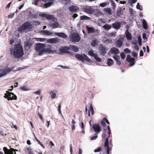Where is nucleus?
Segmentation results:
<instances>
[{"label":"nucleus","mask_w":154,"mask_h":154,"mask_svg":"<svg viewBox=\"0 0 154 154\" xmlns=\"http://www.w3.org/2000/svg\"><path fill=\"white\" fill-rule=\"evenodd\" d=\"M10 51L11 54H13L15 58H20L24 54L22 46L20 43L15 45L14 48H10Z\"/></svg>","instance_id":"nucleus-1"},{"label":"nucleus","mask_w":154,"mask_h":154,"mask_svg":"<svg viewBox=\"0 0 154 154\" xmlns=\"http://www.w3.org/2000/svg\"><path fill=\"white\" fill-rule=\"evenodd\" d=\"M84 11L89 14H92L94 13V15L98 16L100 13L98 9H95L93 6H86L83 8Z\"/></svg>","instance_id":"nucleus-2"},{"label":"nucleus","mask_w":154,"mask_h":154,"mask_svg":"<svg viewBox=\"0 0 154 154\" xmlns=\"http://www.w3.org/2000/svg\"><path fill=\"white\" fill-rule=\"evenodd\" d=\"M32 28V25L30 22L27 21L19 27L17 29L20 32H22L27 29L31 30Z\"/></svg>","instance_id":"nucleus-3"},{"label":"nucleus","mask_w":154,"mask_h":154,"mask_svg":"<svg viewBox=\"0 0 154 154\" xmlns=\"http://www.w3.org/2000/svg\"><path fill=\"white\" fill-rule=\"evenodd\" d=\"M46 46V44L44 43H36L35 45V49L37 52L38 53L39 55H42L45 52V48Z\"/></svg>","instance_id":"nucleus-4"},{"label":"nucleus","mask_w":154,"mask_h":154,"mask_svg":"<svg viewBox=\"0 0 154 154\" xmlns=\"http://www.w3.org/2000/svg\"><path fill=\"white\" fill-rule=\"evenodd\" d=\"M70 41L72 42H79L81 40V38L79 34L76 32H73L69 36Z\"/></svg>","instance_id":"nucleus-5"},{"label":"nucleus","mask_w":154,"mask_h":154,"mask_svg":"<svg viewBox=\"0 0 154 154\" xmlns=\"http://www.w3.org/2000/svg\"><path fill=\"white\" fill-rule=\"evenodd\" d=\"M75 57L78 60L83 63L85 62V60L88 62L90 61V59L85 54H76L75 55Z\"/></svg>","instance_id":"nucleus-6"},{"label":"nucleus","mask_w":154,"mask_h":154,"mask_svg":"<svg viewBox=\"0 0 154 154\" xmlns=\"http://www.w3.org/2000/svg\"><path fill=\"white\" fill-rule=\"evenodd\" d=\"M4 97L7 99L8 100H16L17 99V96L14 93L9 92L8 91H6Z\"/></svg>","instance_id":"nucleus-7"},{"label":"nucleus","mask_w":154,"mask_h":154,"mask_svg":"<svg viewBox=\"0 0 154 154\" xmlns=\"http://www.w3.org/2000/svg\"><path fill=\"white\" fill-rule=\"evenodd\" d=\"M107 129L108 130V132L107 133L108 135L107 137L105 139V141L104 143V146L105 147H109V138L110 136V134L111 133V131L109 125L107 126Z\"/></svg>","instance_id":"nucleus-8"},{"label":"nucleus","mask_w":154,"mask_h":154,"mask_svg":"<svg viewBox=\"0 0 154 154\" xmlns=\"http://www.w3.org/2000/svg\"><path fill=\"white\" fill-rule=\"evenodd\" d=\"M92 128L94 130V131L96 133L95 134H97V133H99L102 130L99 125L97 124H94L92 125Z\"/></svg>","instance_id":"nucleus-9"},{"label":"nucleus","mask_w":154,"mask_h":154,"mask_svg":"<svg viewBox=\"0 0 154 154\" xmlns=\"http://www.w3.org/2000/svg\"><path fill=\"white\" fill-rule=\"evenodd\" d=\"M88 54L91 56L94 57L97 61L98 62H101L102 60L98 57V55L96 53H94L92 50L89 51L88 52Z\"/></svg>","instance_id":"nucleus-10"},{"label":"nucleus","mask_w":154,"mask_h":154,"mask_svg":"<svg viewBox=\"0 0 154 154\" xmlns=\"http://www.w3.org/2000/svg\"><path fill=\"white\" fill-rule=\"evenodd\" d=\"M107 49L106 47L102 45H100L99 47L100 53L102 55L104 56L106 53Z\"/></svg>","instance_id":"nucleus-11"},{"label":"nucleus","mask_w":154,"mask_h":154,"mask_svg":"<svg viewBox=\"0 0 154 154\" xmlns=\"http://www.w3.org/2000/svg\"><path fill=\"white\" fill-rule=\"evenodd\" d=\"M135 60L134 58L131 57L129 55H128L127 57L126 60L129 63H131L129 64L130 66H133L135 64Z\"/></svg>","instance_id":"nucleus-12"},{"label":"nucleus","mask_w":154,"mask_h":154,"mask_svg":"<svg viewBox=\"0 0 154 154\" xmlns=\"http://www.w3.org/2000/svg\"><path fill=\"white\" fill-rule=\"evenodd\" d=\"M42 16L46 17L48 20L53 21L56 18L54 17L53 15L47 14H42Z\"/></svg>","instance_id":"nucleus-13"},{"label":"nucleus","mask_w":154,"mask_h":154,"mask_svg":"<svg viewBox=\"0 0 154 154\" xmlns=\"http://www.w3.org/2000/svg\"><path fill=\"white\" fill-rule=\"evenodd\" d=\"M52 21L53 23L50 24V26L54 29L58 27L59 24L57 21V19H55Z\"/></svg>","instance_id":"nucleus-14"},{"label":"nucleus","mask_w":154,"mask_h":154,"mask_svg":"<svg viewBox=\"0 0 154 154\" xmlns=\"http://www.w3.org/2000/svg\"><path fill=\"white\" fill-rule=\"evenodd\" d=\"M70 49V48L65 46L62 48L59 49V51L60 53H69L70 52L68 50Z\"/></svg>","instance_id":"nucleus-15"},{"label":"nucleus","mask_w":154,"mask_h":154,"mask_svg":"<svg viewBox=\"0 0 154 154\" xmlns=\"http://www.w3.org/2000/svg\"><path fill=\"white\" fill-rule=\"evenodd\" d=\"M59 39L58 38H50L47 40V42L48 43L53 44L59 42Z\"/></svg>","instance_id":"nucleus-16"},{"label":"nucleus","mask_w":154,"mask_h":154,"mask_svg":"<svg viewBox=\"0 0 154 154\" xmlns=\"http://www.w3.org/2000/svg\"><path fill=\"white\" fill-rule=\"evenodd\" d=\"M123 38H119L116 43L115 45L116 47L118 48H120L123 44Z\"/></svg>","instance_id":"nucleus-17"},{"label":"nucleus","mask_w":154,"mask_h":154,"mask_svg":"<svg viewBox=\"0 0 154 154\" xmlns=\"http://www.w3.org/2000/svg\"><path fill=\"white\" fill-rule=\"evenodd\" d=\"M121 26V23L119 22H116L112 24V27L116 29H119Z\"/></svg>","instance_id":"nucleus-18"},{"label":"nucleus","mask_w":154,"mask_h":154,"mask_svg":"<svg viewBox=\"0 0 154 154\" xmlns=\"http://www.w3.org/2000/svg\"><path fill=\"white\" fill-rule=\"evenodd\" d=\"M69 10L71 12H76L79 10V8L76 6L72 5L69 7Z\"/></svg>","instance_id":"nucleus-19"},{"label":"nucleus","mask_w":154,"mask_h":154,"mask_svg":"<svg viewBox=\"0 0 154 154\" xmlns=\"http://www.w3.org/2000/svg\"><path fill=\"white\" fill-rule=\"evenodd\" d=\"M106 123L108 124H109V122L108 120L105 118L104 117L101 121V123L102 125L104 127L106 125Z\"/></svg>","instance_id":"nucleus-20"},{"label":"nucleus","mask_w":154,"mask_h":154,"mask_svg":"<svg viewBox=\"0 0 154 154\" xmlns=\"http://www.w3.org/2000/svg\"><path fill=\"white\" fill-rule=\"evenodd\" d=\"M55 34L56 35L63 38H66L67 37V35L63 32H55Z\"/></svg>","instance_id":"nucleus-21"},{"label":"nucleus","mask_w":154,"mask_h":154,"mask_svg":"<svg viewBox=\"0 0 154 154\" xmlns=\"http://www.w3.org/2000/svg\"><path fill=\"white\" fill-rule=\"evenodd\" d=\"M111 52L114 54H117L119 53V49L115 47H113L111 49Z\"/></svg>","instance_id":"nucleus-22"},{"label":"nucleus","mask_w":154,"mask_h":154,"mask_svg":"<svg viewBox=\"0 0 154 154\" xmlns=\"http://www.w3.org/2000/svg\"><path fill=\"white\" fill-rule=\"evenodd\" d=\"M14 67H12L11 68H5L4 69H2L1 70V71H3V72H5L6 73V75L8 73H9L12 70L14 69Z\"/></svg>","instance_id":"nucleus-23"},{"label":"nucleus","mask_w":154,"mask_h":154,"mask_svg":"<svg viewBox=\"0 0 154 154\" xmlns=\"http://www.w3.org/2000/svg\"><path fill=\"white\" fill-rule=\"evenodd\" d=\"M69 47L70 48V49L75 52H78L79 51V48L76 46L70 45Z\"/></svg>","instance_id":"nucleus-24"},{"label":"nucleus","mask_w":154,"mask_h":154,"mask_svg":"<svg viewBox=\"0 0 154 154\" xmlns=\"http://www.w3.org/2000/svg\"><path fill=\"white\" fill-rule=\"evenodd\" d=\"M86 28L88 31V33H93L96 32L94 28L93 27H89L88 26H86Z\"/></svg>","instance_id":"nucleus-25"},{"label":"nucleus","mask_w":154,"mask_h":154,"mask_svg":"<svg viewBox=\"0 0 154 154\" xmlns=\"http://www.w3.org/2000/svg\"><path fill=\"white\" fill-rule=\"evenodd\" d=\"M125 35L126 37L128 40H131V35L128 30L125 32Z\"/></svg>","instance_id":"nucleus-26"},{"label":"nucleus","mask_w":154,"mask_h":154,"mask_svg":"<svg viewBox=\"0 0 154 154\" xmlns=\"http://www.w3.org/2000/svg\"><path fill=\"white\" fill-rule=\"evenodd\" d=\"M91 112V114L93 115L94 114V110L93 107L92 105V104H91L90 105V108L89 109L88 111V115L89 116H90V112Z\"/></svg>","instance_id":"nucleus-27"},{"label":"nucleus","mask_w":154,"mask_h":154,"mask_svg":"<svg viewBox=\"0 0 154 154\" xmlns=\"http://www.w3.org/2000/svg\"><path fill=\"white\" fill-rule=\"evenodd\" d=\"M42 32L44 35H52L53 34L52 32L48 30H43L42 31Z\"/></svg>","instance_id":"nucleus-28"},{"label":"nucleus","mask_w":154,"mask_h":154,"mask_svg":"<svg viewBox=\"0 0 154 154\" xmlns=\"http://www.w3.org/2000/svg\"><path fill=\"white\" fill-rule=\"evenodd\" d=\"M114 62L112 59L110 58L108 59L107 63L109 66H111L113 64Z\"/></svg>","instance_id":"nucleus-29"},{"label":"nucleus","mask_w":154,"mask_h":154,"mask_svg":"<svg viewBox=\"0 0 154 154\" xmlns=\"http://www.w3.org/2000/svg\"><path fill=\"white\" fill-rule=\"evenodd\" d=\"M97 39H94L92 40L91 43V45L93 47H95L97 45Z\"/></svg>","instance_id":"nucleus-30"},{"label":"nucleus","mask_w":154,"mask_h":154,"mask_svg":"<svg viewBox=\"0 0 154 154\" xmlns=\"http://www.w3.org/2000/svg\"><path fill=\"white\" fill-rule=\"evenodd\" d=\"M53 3L52 2H50L48 3H46L43 6V8H46L50 7L52 4Z\"/></svg>","instance_id":"nucleus-31"},{"label":"nucleus","mask_w":154,"mask_h":154,"mask_svg":"<svg viewBox=\"0 0 154 154\" xmlns=\"http://www.w3.org/2000/svg\"><path fill=\"white\" fill-rule=\"evenodd\" d=\"M103 27L106 30H108L111 28V26L109 24H106L104 25Z\"/></svg>","instance_id":"nucleus-32"},{"label":"nucleus","mask_w":154,"mask_h":154,"mask_svg":"<svg viewBox=\"0 0 154 154\" xmlns=\"http://www.w3.org/2000/svg\"><path fill=\"white\" fill-rule=\"evenodd\" d=\"M123 11L120 8L117 11V14L118 16L120 17L123 14Z\"/></svg>","instance_id":"nucleus-33"},{"label":"nucleus","mask_w":154,"mask_h":154,"mask_svg":"<svg viewBox=\"0 0 154 154\" xmlns=\"http://www.w3.org/2000/svg\"><path fill=\"white\" fill-rule=\"evenodd\" d=\"M143 26L145 29H147L148 27L146 21L144 20H143Z\"/></svg>","instance_id":"nucleus-34"},{"label":"nucleus","mask_w":154,"mask_h":154,"mask_svg":"<svg viewBox=\"0 0 154 154\" xmlns=\"http://www.w3.org/2000/svg\"><path fill=\"white\" fill-rule=\"evenodd\" d=\"M90 19V18L88 16H82L80 17V19L81 20H89Z\"/></svg>","instance_id":"nucleus-35"},{"label":"nucleus","mask_w":154,"mask_h":154,"mask_svg":"<svg viewBox=\"0 0 154 154\" xmlns=\"http://www.w3.org/2000/svg\"><path fill=\"white\" fill-rule=\"evenodd\" d=\"M35 39L37 41L40 42H43L45 41L46 39L45 38H36Z\"/></svg>","instance_id":"nucleus-36"},{"label":"nucleus","mask_w":154,"mask_h":154,"mask_svg":"<svg viewBox=\"0 0 154 154\" xmlns=\"http://www.w3.org/2000/svg\"><path fill=\"white\" fill-rule=\"evenodd\" d=\"M51 95V97L52 99L54 98L56 96V94L53 91H51L50 92Z\"/></svg>","instance_id":"nucleus-37"},{"label":"nucleus","mask_w":154,"mask_h":154,"mask_svg":"<svg viewBox=\"0 0 154 154\" xmlns=\"http://www.w3.org/2000/svg\"><path fill=\"white\" fill-rule=\"evenodd\" d=\"M104 11H105V12L108 13L109 14H112V10L110 8H106L104 9Z\"/></svg>","instance_id":"nucleus-38"},{"label":"nucleus","mask_w":154,"mask_h":154,"mask_svg":"<svg viewBox=\"0 0 154 154\" xmlns=\"http://www.w3.org/2000/svg\"><path fill=\"white\" fill-rule=\"evenodd\" d=\"M62 3L65 5H67L70 2V0H61Z\"/></svg>","instance_id":"nucleus-39"},{"label":"nucleus","mask_w":154,"mask_h":154,"mask_svg":"<svg viewBox=\"0 0 154 154\" xmlns=\"http://www.w3.org/2000/svg\"><path fill=\"white\" fill-rule=\"evenodd\" d=\"M136 8L137 9H139L140 11H142L143 10L142 7L139 5V3H137Z\"/></svg>","instance_id":"nucleus-40"},{"label":"nucleus","mask_w":154,"mask_h":154,"mask_svg":"<svg viewBox=\"0 0 154 154\" xmlns=\"http://www.w3.org/2000/svg\"><path fill=\"white\" fill-rule=\"evenodd\" d=\"M45 52H47L48 53H51L53 51L50 48H45Z\"/></svg>","instance_id":"nucleus-41"},{"label":"nucleus","mask_w":154,"mask_h":154,"mask_svg":"<svg viewBox=\"0 0 154 154\" xmlns=\"http://www.w3.org/2000/svg\"><path fill=\"white\" fill-rule=\"evenodd\" d=\"M124 51L126 54H130L131 53V51L129 48H127L125 49Z\"/></svg>","instance_id":"nucleus-42"},{"label":"nucleus","mask_w":154,"mask_h":154,"mask_svg":"<svg viewBox=\"0 0 154 154\" xmlns=\"http://www.w3.org/2000/svg\"><path fill=\"white\" fill-rule=\"evenodd\" d=\"M104 133H103L102 134V138H106V129H104Z\"/></svg>","instance_id":"nucleus-43"},{"label":"nucleus","mask_w":154,"mask_h":154,"mask_svg":"<svg viewBox=\"0 0 154 154\" xmlns=\"http://www.w3.org/2000/svg\"><path fill=\"white\" fill-rule=\"evenodd\" d=\"M81 125H80L82 129V132L83 133H85V130H84V124L82 122Z\"/></svg>","instance_id":"nucleus-44"},{"label":"nucleus","mask_w":154,"mask_h":154,"mask_svg":"<svg viewBox=\"0 0 154 154\" xmlns=\"http://www.w3.org/2000/svg\"><path fill=\"white\" fill-rule=\"evenodd\" d=\"M102 150V148L101 147H98L97 149L94 150V152H99L101 151Z\"/></svg>","instance_id":"nucleus-45"},{"label":"nucleus","mask_w":154,"mask_h":154,"mask_svg":"<svg viewBox=\"0 0 154 154\" xmlns=\"http://www.w3.org/2000/svg\"><path fill=\"white\" fill-rule=\"evenodd\" d=\"M109 4V3H102L100 4V6L102 7H105L106 5H107L108 4Z\"/></svg>","instance_id":"nucleus-46"},{"label":"nucleus","mask_w":154,"mask_h":154,"mask_svg":"<svg viewBox=\"0 0 154 154\" xmlns=\"http://www.w3.org/2000/svg\"><path fill=\"white\" fill-rule=\"evenodd\" d=\"M20 89L23 91H26L28 90L27 89V87L25 86H23L20 87Z\"/></svg>","instance_id":"nucleus-47"},{"label":"nucleus","mask_w":154,"mask_h":154,"mask_svg":"<svg viewBox=\"0 0 154 154\" xmlns=\"http://www.w3.org/2000/svg\"><path fill=\"white\" fill-rule=\"evenodd\" d=\"M114 59L116 61L120 59V57L119 55H115L113 56Z\"/></svg>","instance_id":"nucleus-48"},{"label":"nucleus","mask_w":154,"mask_h":154,"mask_svg":"<svg viewBox=\"0 0 154 154\" xmlns=\"http://www.w3.org/2000/svg\"><path fill=\"white\" fill-rule=\"evenodd\" d=\"M120 56L121 58L123 59H124L125 58V54L123 52H122L121 53Z\"/></svg>","instance_id":"nucleus-49"},{"label":"nucleus","mask_w":154,"mask_h":154,"mask_svg":"<svg viewBox=\"0 0 154 154\" xmlns=\"http://www.w3.org/2000/svg\"><path fill=\"white\" fill-rule=\"evenodd\" d=\"M28 152L29 154H33L32 152V150L31 148H27Z\"/></svg>","instance_id":"nucleus-50"},{"label":"nucleus","mask_w":154,"mask_h":154,"mask_svg":"<svg viewBox=\"0 0 154 154\" xmlns=\"http://www.w3.org/2000/svg\"><path fill=\"white\" fill-rule=\"evenodd\" d=\"M0 71H1V70ZM2 71V72L0 73V77L6 75L5 72H3V71Z\"/></svg>","instance_id":"nucleus-51"},{"label":"nucleus","mask_w":154,"mask_h":154,"mask_svg":"<svg viewBox=\"0 0 154 154\" xmlns=\"http://www.w3.org/2000/svg\"><path fill=\"white\" fill-rule=\"evenodd\" d=\"M138 42L139 45L141 44V38L140 36H139L138 38Z\"/></svg>","instance_id":"nucleus-52"},{"label":"nucleus","mask_w":154,"mask_h":154,"mask_svg":"<svg viewBox=\"0 0 154 154\" xmlns=\"http://www.w3.org/2000/svg\"><path fill=\"white\" fill-rule=\"evenodd\" d=\"M143 38L145 40V39L146 40V41L147 40V38L146 37V34L145 33H143Z\"/></svg>","instance_id":"nucleus-53"},{"label":"nucleus","mask_w":154,"mask_h":154,"mask_svg":"<svg viewBox=\"0 0 154 154\" xmlns=\"http://www.w3.org/2000/svg\"><path fill=\"white\" fill-rule=\"evenodd\" d=\"M132 55L134 57H137V54L134 51L132 52Z\"/></svg>","instance_id":"nucleus-54"},{"label":"nucleus","mask_w":154,"mask_h":154,"mask_svg":"<svg viewBox=\"0 0 154 154\" xmlns=\"http://www.w3.org/2000/svg\"><path fill=\"white\" fill-rule=\"evenodd\" d=\"M41 91L40 90H38L37 91L34 92L33 93L34 94H37L38 95H40L41 93Z\"/></svg>","instance_id":"nucleus-55"},{"label":"nucleus","mask_w":154,"mask_h":154,"mask_svg":"<svg viewBox=\"0 0 154 154\" xmlns=\"http://www.w3.org/2000/svg\"><path fill=\"white\" fill-rule=\"evenodd\" d=\"M98 136L97 135H96L95 136H94L92 137L91 138V140H95L96 139H97V138Z\"/></svg>","instance_id":"nucleus-56"},{"label":"nucleus","mask_w":154,"mask_h":154,"mask_svg":"<svg viewBox=\"0 0 154 154\" xmlns=\"http://www.w3.org/2000/svg\"><path fill=\"white\" fill-rule=\"evenodd\" d=\"M60 109H61L60 103V104H59V105L58 106V111H59V112L61 114Z\"/></svg>","instance_id":"nucleus-57"},{"label":"nucleus","mask_w":154,"mask_h":154,"mask_svg":"<svg viewBox=\"0 0 154 154\" xmlns=\"http://www.w3.org/2000/svg\"><path fill=\"white\" fill-rule=\"evenodd\" d=\"M106 148V152L107 154H109V153L110 151L111 150V149H110L109 147Z\"/></svg>","instance_id":"nucleus-58"},{"label":"nucleus","mask_w":154,"mask_h":154,"mask_svg":"<svg viewBox=\"0 0 154 154\" xmlns=\"http://www.w3.org/2000/svg\"><path fill=\"white\" fill-rule=\"evenodd\" d=\"M137 1V0H131L130 1V4H133L134 3H135Z\"/></svg>","instance_id":"nucleus-59"},{"label":"nucleus","mask_w":154,"mask_h":154,"mask_svg":"<svg viewBox=\"0 0 154 154\" xmlns=\"http://www.w3.org/2000/svg\"><path fill=\"white\" fill-rule=\"evenodd\" d=\"M14 14L13 13V14H11L8 16V17L9 18H12L14 16Z\"/></svg>","instance_id":"nucleus-60"},{"label":"nucleus","mask_w":154,"mask_h":154,"mask_svg":"<svg viewBox=\"0 0 154 154\" xmlns=\"http://www.w3.org/2000/svg\"><path fill=\"white\" fill-rule=\"evenodd\" d=\"M116 61V64L118 65H120L121 64V62L120 60L119 59L117 60Z\"/></svg>","instance_id":"nucleus-61"},{"label":"nucleus","mask_w":154,"mask_h":154,"mask_svg":"<svg viewBox=\"0 0 154 154\" xmlns=\"http://www.w3.org/2000/svg\"><path fill=\"white\" fill-rule=\"evenodd\" d=\"M37 141L38 142V143L40 144L44 148V146L43 145L42 143L38 140H37Z\"/></svg>","instance_id":"nucleus-62"},{"label":"nucleus","mask_w":154,"mask_h":154,"mask_svg":"<svg viewBox=\"0 0 154 154\" xmlns=\"http://www.w3.org/2000/svg\"><path fill=\"white\" fill-rule=\"evenodd\" d=\"M134 48L135 49L138 51L139 50V48L137 45H136L134 46Z\"/></svg>","instance_id":"nucleus-63"},{"label":"nucleus","mask_w":154,"mask_h":154,"mask_svg":"<svg viewBox=\"0 0 154 154\" xmlns=\"http://www.w3.org/2000/svg\"><path fill=\"white\" fill-rule=\"evenodd\" d=\"M143 56V53L142 50H140V57H142Z\"/></svg>","instance_id":"nucleus-64"}]
</instances>
